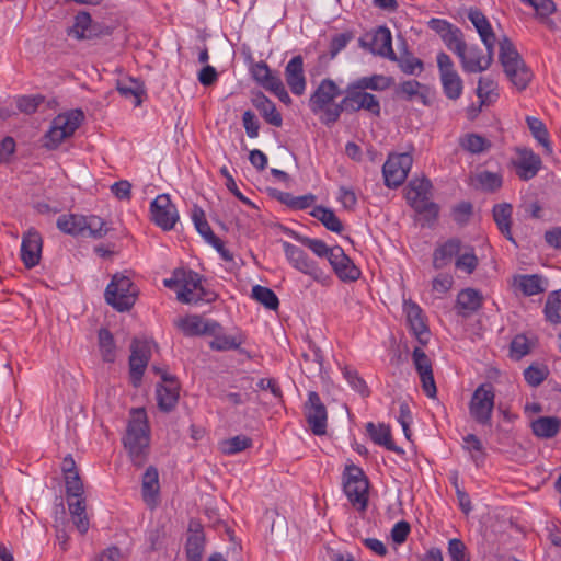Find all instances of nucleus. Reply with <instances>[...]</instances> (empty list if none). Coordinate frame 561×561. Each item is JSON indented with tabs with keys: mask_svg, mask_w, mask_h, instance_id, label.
<instances>
[{
	"mask_svg": "<svg viewBox=\"0 0 561 561\" xmlns=\"http://www.w3.org/2000/svg\"><path fill=\"white\" fill-rule=\"evenodd\" d=\"M459 145L472 154L482 153L491 147V142L478 134H466L459 139Z\"/></svg>",
	"mask_w": 561,
	"mask_h": 561,
	"instance_id": "nucleus-43",
	"label": "nucleus"
},
{
	"mask_svg": "<svg viewBox=\"0 0 561 561\" xmlns=\"http://www.w3.org/2000/svg\"><path fill=\"white\" fill-rule=\"evenodd\" d=\"M242 344V340L238 336L227 335V334H217L214 336L210 342V348L215 351H230L238 350Z\"/></svg>",
	"mask_w": 561,
	"mask_h": 561,
	"instance_id": "nucleus-55",
	"label": "nucleus"
},
{
	"mask_svg": "<svg viewBox=\"0 0 561 561\" xmlns=\"http://www.w3.org/2000/svg\"><path fill=\"white\" fill-rule=\"evenodd\" d=\"M530 351L528 339L524 334L516 335L511 342L510 352L511 357L518 360Z\"/></svg>",
	"mask_w": 561,
	"mask_h": 561,
	"instance_id": "nucleus-63",
	"label": "nucleus"
},
{
	"mask_svg": "<svg viewBox=\"0 0 561 561\" xmlns=\"http://www.w3.org/2000/svg\"><path fill=\"white\" fill-rule=\"evenodd\" d=\"M495 392L491 383H481L472 393L469 414L480 425H491Z\"/></svg>",
	"mask_w": 561,
	"mask_h": 561,
	"instance_id": "nucleus-8",
	"label": "nucleus"
},
{
	"mask_svg": "<svg viewBox=\"0 0 561 561\" xmlns=\"http://www.w3.org/2000/svg\"><path fill=\"white\" fill-rule=\"evenodd\" d=\"M436 61L444 94L449 100H458L462 94L463 81L455 69L454 61L444 51L437 54Z\"/></svg>",
	"mask_w": 561,
	"mask_h": 561,
	"instance_id": "nucleus-10",
	"label": "nucleus"
},
{
	"mask_svg": "<svg viewBox=\"0 0 561 561\" xmlns=\"http://www.w3.org/2000/svg\"><path fill=\"white\" fill-rule=\"evenodd\" d=\"M99 348L104 362L113 363L116 358V347L112 333L107 329L99 331Z\"/></svg>",
	"mask_w": 561,
	"mask_h": 561,
	"instance_id": "nucleus-46",
	"label": "nucleus"
},
{
	"mask_svg": "<svg viewBox=\"0 0 561 561\" xmlns=\"http://www.w3.org/2000/svg\"><path fill=\"white\" fill-rule=\"evenodd\" d=\"M84 224L85 216L77 214L61 215L57 219L58 229L71 236H83Z\"/></svg>",
	"mask_w": 561,
	"mask_h": 561,
	"instance_id": "nucleus-39",
	"label": "nucleus"
},
{
	"mask_svg": "<svg viewBox=\"0 0 561 561\" xmlns=\"http://www.w3.org/2000/svg\"><path fill=\"white\" fill-rule=\"evenodd\" d=\"M310 214L312 217L321 221L328 230L336 233H340L343 230V224L330 208L316 206Z\"/></svg>",
	"mask_w": 561,
	"mask_h": 561,
	"instance_id": "nucleus-41",
	"label": "nucleus"
},
{
	"mask_svg": "<svg viewBox=\"0 0 561 561\" xmlns=\"http://www.w3.org/2000/svg\"><path fill=\"white\" fill-rule=\"evenodd\" d=\"M431 187L432 184L427 179L412 180L405 188V198L415 211L436 217L438 215V206L430 201Z\"/></svg>",
	"mask_w": 561,
	"mask_h": 561,
	"instance_id": "nucleus-9",
	"label": "nucleus"
},
{
	"mask_svg": "<svg viewBox=\"0 0 561 561\" xmlns=\"http://www.w3.org/2000/svg\"><path fill=\"white\" fill-rule=\"evenodd\" d=\"M42 237L35 230H28L22 239L21 259L26 267L32 268L39 263Z\"/></svg>",
	"mask_w": 561,
	"mask_h": 561,
	"instance_id": "nucleus-23",
	"label": "nucleus"
},
{
	"mask_svg": "<svg viewBox=\"0 0 561 561\" xmlns=\"http://www.w3.org/2000/svg\"><path fill=\"white\" fill-rule=\"evenodd\" d=\"M547 279L537 274L519 275L514 280L515 286L525 296H534L543 293L547 288Z\"/></svg>",
	"mask_w": 561,
	"mask_h": 561,
	"instance_id": "nucleus-35",
	"label": "nucleus"
},
{
	"mask_svg": "<svg viewBox=\"0 0 561 561\" xmlns=\"http://www.w3.org/2000/svg\"><path fill=\"white\" fill-rule=\"evenodd\" d=\"M496 83L490 78H480L477 88V95L481 100L482 104L492 101L493 96H497L495 93Z\"/></svg>",
	"mask_w": 561,
	"mask_h": 561,
	"instance_id": "nucleus-61",
	"label": "nucleus"
},
{
	"mask_svg": "<svg viewBox=\"0 0 561 561\" xmlns=\"http://www.w3.org/2000/svg\"><path fill=\"white\" fill-rule=\"evenodd\" d=\"M159 490L160 484L158 470L156 467L150 466L146 469L141 480V495L149 507H154L157 505Z\"/></svg>",
	"mask_w": 561,
	"mask_h": 561,
	"instance_id": "nucleus-26",
	"label": "nucleus"
},
{
	"mask_svg": "<svg viewBox=\"0 0 561 561\" xmlns=\"http://www.w3.org/2000/svg\"><path fill=\"white\" fill-rule=\"evenodd\" d=\"M545 314L549 322L561 323V289L552 291L546 301Z\"/></svg>",
	"mask_w": 561,
	"mask_h": 561,
	"instance_id": "nucleus-50",
	"label": "nucleus"
},
{
	"mask_svg": "<svg viewBox=\"0 0 561 561\" xmlns=\"http://www.w3.org/2000/svg\"><path fill=\"white\" fill-rule=\"evenodd\" d=\"M461 242L458 239H450L439 248H437L433 254V265L436 270H442L447 266L454 256L460 253Z\"/></svg>",
	"mask_w": 561,
	"mask_h": 561,
	"instance_id": "nucleus-33",
	"label": "nucleus"
},
{
	"mask_svg": "<svg viewBox=\"0 0 561 561\" xmlns=\"http://www.w3.org/2000/svg\"><path fill=\"white\" fill-rule=\"evenodd\" d=\"M403 307L407 314V320L417 341L423 345L426 344L430 332L425 323L423 310L416 302L412 300H405Z\"/></svg>",
	"mask_w": 561,
	"mask_h": 561,
	"instance_id": "nucleus-22",
	"label": "nucleus"
},
{
	"mask_svg": "<svg viewBox=\"0 0 561 561\" xmlns=\"http://www.w3.org/2000/svg\"><path fill=\"white\" fill-rule=\"evenodd\" d=\"M252 104L266 123L275 127L283 125L282 114L277 111L276 105L263 93L256 94L252 99Z\"/></svg>",
	"mask_w": 561,
	"mask_h": 561,
	"instance_id": "nucleus-29",
	"label": "nucleus"
},
{
	"mask_svg": "<svg viewBox=\"0 0 561 561\" xmlns=\"http://www.w3.org/2000/svg\"><path fill=\"white\" fill-rule=\"evenodd\" d=\"M413 163L410 153H391L382 167V174L386 186L396 188L407 179Z\"/></svg>",
	"mask_w": 561,
	"mask_h": 561,
	"instance_id": "nucleus-12",
	"label": "nucleus"
},
{
	"mask_svg": "<svg viewBox=\"0 0 561 561\" xmlns=\"http://www.w3.org/2000/svg\"><path fill=\"white\" fill-rule=\"evenodd\" d=\"M360 87V90L386 91L393 84V78L385 75H371L360 77L354 80Z\"/></svg>",
	"mask_w": 561,
	"mask_h": 561,
	"instance_id": "nucleus-40",
	"label": "nucleus"
},
{
	"mask_svg": "<svg viewBox=\"0 0 561 561\" xmlns=\"http://www.w3.org/2000/svg\"><path fill=\"white\" fill-rule=\"evenodd\" d=\"M205 537L202 529L190 528L186 540V556L188 561H202L204 553Z\"/></svg>",
	"mask_w": 561,
	"mask_h": 561,
	"instance_id": "nucleus-38",
	"label": "nucleus"
},
{
	"mask_svg": "<svg viewBox=\"0 0 561 561\" xmlns=\"http://www.w3.org/2000/svg\"><path fill=\"white\" fill-rule=\"evenodd\" d=\"M284 76L293 94L300 96L306 92L307 79L304 71V59L300 55L294 56L287 62Z\"/></svg>",
	"mask_w": 561,
	"mask_h": 561,
	"instance_id": "nucleus-20",
	"label": "nucleus"
},
{
	"mask_svg": "<svg viewBox=\"0 0 561 561\" xmlns=\"http://www.w3.org/2000/svg\"><path fill=\"white\" fill-rule=\"evenodd\" d=\"M494 48L486 49V54L483 55L482 50L478 46L467 45L457 55L460 60L463 71L469 73L482 72L486 70L493 61Z\"/></svg>",
	"mask_w": 561,
	"mask_h": 561,
	"instance_id": "nucleus-17",
	"label": "nucleus"
},
{
	"mask_svg": "<svg viewBox=\"0 0 561 561\" xmlns=\"http://www.w3.org/2000/svg\"><path fill=\"white\" fill-rule=\"evenodd\" d=\"M517 174L522 180H530L537 175L541 168V159L531 150L523 149L516 163Z\"/></svg>",
	"mask_w": 561,
	"mask_h": 561,
	"instance_id": "nucleus-28",
	"label": "nucleus"
},
{
	"mask_svg": "<svg viewBox=\"0 0 561 561\" xmlns=\"http://www.w3.org/2000/svg\"><path fill=\"white\" fill-rule=\"evenodd\" d=\"M400 69L407 75H419L423 71L424 65L420 58L407 53L396 60Z\"/></svg>",
	"mask_w": 561,
	"mask_h": 561,
	"instance_id": "nucleus-56",
	"label": "nucleus"
},
{
	"mask_svg": "<svg viewBox=\"0 0 561 561\" xmlns=\"http://www.w3.org/2000/svg\"><path fill=\"white\" fill-rule=\"evenodd\" d=\"M458 257L455 262V265L458 270L466 272L467 274L473 273V271L478 266V257L474 253L473 248L466 247L463 250H460V253L457 254Z\"/></svg>",
	"mask_w": 561,
	"mask_h": 561,
	"instance_id": "nucleus-52",
	"label": "nucleus"
},
{
	"mask_svg": "<svg viewBox=\"0 0 561 561\" xmlns=\"http://www.w3.org/2000/svg\"><path fill=\"white\" fill-rule=\"evenodd\" d=\"M412 360L419 374L423 391L428 398H435L437 388L430 357L421 347H415L412 353Z\"/></svg>",
	"mask_w": 561,
	"mask_h": 561,
	"instance_id": "nucleus-18",
	"label": "nucleus"
},
{
	"mask_svg": "<svg viewBox=\"0 0 561 561\" xmlns=\"http://www.w3.org/2000/svg\"><path fill=\"white\" fill-rule=\"evenodd\" d=\"M123 444L133 465L137 468L145 466L150 451V430L144 409L130 412Z\"/></svg>",
	"mask_w": 561,
	"mask_h": 561,
	"instance_id": "nucleus-1",
	"label": "nucleus"
},
{
	"mask_svg": "<svg viewBox=\"0 0 561 561\" xmlns=\"http://www.w3.org/2000/svg\"><path fill=\"white\" fill-rule=\"evenodd\" d=\"M482 306L481 294L473 288L462 289L457 296L456 309L458 314L468 317Z\"/></svg>",
	"mask_w": 561,
	"mask_h": 561,
	"instance_id": "nucleus-30",
	"label": "nucleus"
},
{
	"mask_svg": "<svg viewBox=\"0 0 561 561\" xmlns=\"http://www.w3.org/2000/svg\"><path fill=\"white\" fill-rule=\"evenodd\" d=\"M526 122L534 138L543 147L547 154H551L552 147L549 141V133L545 124L539 118L533 116H528Z\"/></svg>",
	"mask_w": 561,
	"mask_h": 561,
	"instance_id": "nucleus-42",
	"label": "nucleus"
},
{
	"mask_svg": "<svg viewBox=\"0 0 561 561\" xmlns=\"http://www.w3.org/2000/svg\"><path fill=\"white\" fill-rule=\"evenodd\" d=\"M150 213L152 221L163 230L173 229L179 219L178 210L168 194L158 195L151 202Z\"/></svg>",
	"mask_w": 561,
	"mask_h": 561,
	"instance_id": "nucleus-16",
	"label": "nucleus"
},
{
	"mask_svg": "<svg viewBox=\"0 0 561 561\" xmlns=\"http://www.w3.org/2000/svg\"><path fill=\"white\" fill-rule=\"evenodd\" d=\"M359 45L374 55L388 58L389 60H397V55L392 48V35L386 26H379L373 33L360 37Z\"/></svg>",
	"mask_w": 561,
	"mask_h": 561,
	"instance_id": "nucleus-14",
	"label": "nucleus"
},
{
	"mask_svg": "<svg viewBox=\"0 0 561 561\" xmlns=\"http://www.w3.org/2000/svg\"><path fill=\"white\" fill-rule=\"evenodd\" d=\"M344 93V98L336 104V107L329 112V122H337L342 113L353 114L359 111H365L376 117L380 116L381 104L375 94L360 90V87L354 81L347 84Z\"/></svg>",
	"mask_w": 561,
	"mask_h": 561,
	"instance_id": "nucleus-2",
	"label": "nucleus"
},
{
	"mask_svg": "<svg viewBox=\"0 0 561 561\" xmlns=\"http://www.w3.org/2000/svg\"><path fill=\"white\" fill-rule=\"evenodd\" d=\"M493 219L501 231V233L510 241L514 242L511 224L513 207L508 203L496 204L493 206Z\"/></svg>",
	"mask_w": 561,
	"mask_h": 561,
	"instance_id": "nucleus-34",
	"label": "nucleus"
},
{
	"mask_svg": "<svg viewBox=\"0 0 561 561\" xmlns=\"http://www.w3.org/2000/svg\"><path fill=\"white\" fill-rule=\"evenodd\" d=\"M83 117V112L80 110L56 116L50 124V128L44 136V147L56 149L65 139L75 134Z\"/></svg>",
	"mask_w": 561,
	"mask_h": 561,
	"instance_id": "nucleus-6",
	"label": "nucleus"
},
{
	"mask_svg": "<svg viewBox=\"0 0 561 561\" xmlns=\"http://www.w3.org/2000/svg\"><path fill=\"white\" fill-rule=\"evenodd\" d=\"M67 503L72 524L81 535L87 534L90 522L87 514L85 499L68 500Z\"/></svg>",
	"mask_w": 561,
	"mask_h": 561,
	"instance_id": "nucleus-32",
	"label": "nucleus"
},
{
	"mask_svg": "<svg viewBox=\"0 0 561 561\" xmlns=\"http://www.w3.org/2000/svg\"><path fill=\"white\" fill-rule=\"evenodd\" d=\"M442 39L447 48L456 55L461 53L466 46L461 30L455 25L451 26V30H449Z\"/></svg>",
	"mask_w": 561,
	"mask_h": 561,
	"instance_id": "nucleus-54",
	"label": "nucleus"
},
{
	"mask_svg": "<svg viewBox=\"0 0 561 561\" xmlns=\"http://www.w3.org/2000/svg\"><path fill=\"white\" fill-rule=\"evenodd\" d=\"M330 254L329 263L341 280L354 282L359 278V268L356 267L341 247H333V251Z\"/></svg>",
	"mask_w": 561,
	"mask_h": 561,
	"instance_id": "nucleus-19",
	"label": "nucleus"
},
{
	"mask_svg": "<svg viewBox=\"0 0 561 561\" xmlns=\"http://www.w3.org/2000/svg\"><path fill=\"white\" fill-rule=\"evenodd\" d=\"M282 245L286 259L294 268L311 276L317 282L325 284L329 277L323 274L322 270L318 267L317 263L302 249L287 241H283Z\"/></svg>",
	"mask_w": 561,
	"mask_h": 561,
	"instance_id": "nucleus-13",
	"label": "nucleus"
},
{
	"mask_svg": "<svg viewBox=\"0 0 561 561\" xmlns=\"http://www.w3.org/2000/svg\"><path fill=\"white\" fill-rule=\"evenodd\" d=\"M448 553L453 561H470L465 543L457 538L448 542Z\"/></svg>",
	"mask_w": 561,
	"mask_h": 561,
	"instance_id": "nucleus-64",
	"label": "nucleus"
},
{
	"mask_svg": "<svg viewBox=\"0 0 561 561\" xmlns=\"http://www.w3.org/2000/svg\"><path fill=\"white\" fill-rule=\"evenodd\" d=\"M68 34L77 39H90L99 35L96 26L92 25L91 16L87 12H79L76 15Z\"/></svg>",
	"mask_w": 561,
	"mask_h": 561,
	"instance_id": "nucleus-31",
	"label": "nucleus"
},
{
	"mask_svg": "<svg viewBox=\"0 0 561 561\" xmlns=\"http://www.w3.org/2000/svg\"><path fill=\"white\" fill-rule=\"evenodd\" d=\"M261 87L273 93L285 105H290L293 103V100L279 76L272 73L264 82L261 83Z\"/></svg>",
	"mask_w": 561,
	"mask_h": 561,
	"instance_id": "nucleus-45",
	"label": "nucleus"
},
{
	"mask_svg": "<svg viewBox=\"0 0 561 561\" xmlns=\"http://www.w3.org/2000/svg\"><path fill=\"white\" fill-rule=\"evenodd\" d=\"M162 385L157 387L158 407L165 412L173 410L179 401L180 386L176 378L169 373L162 374Z\"/></svg>",
	"mask_w": 561,
	"mask_h": 561,
	"instance_id": "nucleus-21",
	"label": "nucleus"
},
{
	"mask_svg": "<svg viewBox=\"0 0 561 561\" xmlns=\"http://www.w3.org/2000/svg\"><path fill=\"white\" fill-rule=\"evenodd\" d=\"M252 298L270 310H276L279 300L276 294L268 287L255 285L252 287Z\"/></svg>",
	"mask_w": 561,
	"mask_h": 561,
	"instance_id": "nucleus-49",
	"label": "nucleus"
},
{
	"mask_svg": "<svg viewBox=\"0 0 561 561\" xmlns=\"http://www.w3.org/2000/svg\"><path fill=\"white\" fill-rule=\"evenodd\" d=\"M105 221L99 216H85V224L83 226V236H89L95 239L104 237L108 229L105 227Z\"/></svg>",
	"mask_w": 561,
	"mask_h": 561,
	"instance_id": "nucleus-53",
	"label": "nucleus"
},
{
	"mask_svg": "<svg viewBox=\"0 0 561 561\" xmlns=\"http://www.w3.org/2000/svg\"><path fill=\"white\" fill-rule=\"evenodd\" d=\"M342 94L341 89L330 78L320 81L316 90L311 93L308 106L314 115H319L322 124L330 126L336 122H329L328 114L337 103H333Z\"/></svg>",
	"mask_w": 561,
	"mask_h": 561,
	"instance_id": "nucleus-4",
	"label": "nucleus"
},
{
	"mask_svg": "<svg viewBox=\"0 0 561 561\" xmlns=\"http://www.w3.org/2000/svg\"><path fill=\"white\" fill-rule=\"evenodd\" d=\"M366 432L369 435L370 439L379 446L386 447L388 450L394 451L399 455L403 454V449L398 447L391 436L390 427L383 423H379L378 425L373 422H368L366 424Z\"/></svg>",
	"mask_w": 561,
	"mask_h": 561,
	"instance_id": "nucleus-27",
	"label": "nucleus"
},
{
	"mask_svg": "<svg viewBox=\"0 0 561 561\" xmlns=\"http://www.w3.org/2000/svg\"><path fill=\"white\" fill-rule=\"evenodd\" d=\"M499 44V57L507 78L518 90H524L531 79L530 70L526 67L511 39L504 36Z\"/></svg>",
	"mask_w": 561,
	"mask_h": 561,
	"instance_id": "nucleus-3",
	"label": "nucleus"
},
{
	"mask_svg": "<svg viewBox=\"0 0 561 561\" xmlns=\"http://www.w3.org/2000/svg\"><path fill=\"white\" fill-rule=\"evenodd\" d=\"M368 486V480L359 467L351 465L345 468L343 476L344 493L357 510L364 511L367 507Z\"/></svg>",
	"mask_w": 561,
	"mask_h": 561,
	"instance_id": "nucleus-7",
	"label": "nucleus"
},
{
	"mask_svg": "<svg viewBox=\"0 0 561 561\" xmlns=\"http://www.w3.org/2000/svg\"><path fill=\"white\" fill-rule=\"evenodd\" d=\"M344 378L347 380L348 385L363 397L369 396V389L366 385L365 380L358 375V373L350 367H345L343 369Z\"/></svg>",
	"mask_w": 561,
	"mask_h": 561,
	"instance_id": "nucleus-59",
	"label": "nucleus"
},
{
	"mask_svg": "<svg viewBox=\"0 0 561 561\" xmlns=\"http://www.w3.org/2000/svg\"><path fill=\"white\" fill-rule=\"evenodd\" d=\"M293 237L299 243L309 248L317 256L327 257L328 260L331 257L330 253L333 251V247L329 248L324 241L320 239H312L306 236H301L296 232H293Z\"/></svg>",
	"mask_w": 561,
	"mask_h": 561,
	"instance_id": "nucleus-48",
	"label": "nucleus"
},
{
	"mask_svg": "<svg viewBox=\"0 0 561 561\" xmlns=\"http://www.w3.org/2000/svg\"><path fill=\"white\" fill-rule=\"evenodd\" d=\"M468 19L476 27L486 49L494 48L496 37L486 16L478 9H470Z\"/></svg>",
	"mask_w": 561,
	"mask_h": 561,
	"instance_id": "nucleus-25",
	"label": "nucleus"
},
{
	"mask_svg": "<svg viewBox=\"0 0 561 561\" xmlns=\"http://www.w3.org/2000/svg\"><path fill=\"white\" fill-rule=\"evenodd\" d=\"M463 448L470 453L471 459L477 466L484 461V448L481 440L474 434H468L463 437Z\"/></svg>",
	"mask_w": 561,
	"mask_h": 561,
	"instance_id": "nucleus-51",
	"label": "nucleus"
},
{
	"mask_svg": "<svg viewBox=\"0 0 561 561\" xmlns=\"http://www.w3.org/2000/svg\"><path fill=\"white\" fill-rule=\"evenodd\" d=\"M192 219L194 222V226L198 233L204 237L206 241L214 238L216 234L213 232L210 226L208 225L205 213L199 207H194L192 211Z\"/></svg>",
	"mask_w": 561,
	"mask_h": 561,
	"instance_id": "nucleus-58",
	"label": "nucleus"
},
{
	"mask_svg": "<svg viewBox=\"0 0 561 561\" xmlns=\"http://www.w3.org/2000/svg\"><path fill=\"white\" fill-rule=\"evenodd\" d=\"M252 439L245 435H237L219 443V449L224 455H236L250 448Z\"/></svg>",
	"mask_w": 561,
	"mask_h": 561,
	"instance_id": "nucleus-44",
	"label": "nucleus"
},
{
	"mask_svg": "<svg viewBox=\"0 0 561 561\" xmlns=\"http://www.w3.org/2000/svg\"><path fill=\"white\" fill-rule=\"evenodd\" d=\"M182 286L176 293V297L184 304H198L202 301L210 302L215 300L216 295L202 286L201 276L195 272H182Z\"/></svg>",
	"mask_w": 561,
	"mask_h": 561,
	"instance_id": "nucleus-11",
	"label": "nucleus"
},
{
	"mask_svg": "<svg viewBox=\"0 0 561 561\" xmlns=\"http://www.w3.org/2000/svg\"><path fill=\"white\" fill-rule=\"evenodd\" d=\"M425 85L416 80H407L401 82L397 89L396 94L398 98L405 101H413L420 99L423 104H427L426 94L424 92Z\"/></svg>",
	"mask_w": 561,
	"mask_h": 561,
	"instance_id": "nucleus-37",
	"label": "nucleus"
},
{
	"mask_svg": "<svg viewBox=\"0 0 561 561\" xmlns=\"http://www.w3.org/2000/svg\"><path fill=\"white\" fill-rule=\"evenodd\" d=\"M66 494L68 500L84 499L83 483L78 473L65 477Z\"/></svg>",
	"mask_w": 561,
	"mask_h": 561,
	"instance_id": "nucleus-60",
	"label": "nucleus"
},
{
	"mask_svg": "<svg viewBox=\"0 0 561 561\" xmlns=\"http://www.w3.org/2000/svg\"><path fill=\"white\" fill-rule=\"evenodd\" d=\"M561 421L556 416H540L531 423L533 433L540 438H552L560 430Z\"/></svg>",
	"mask_w": 561,
	"mask_h": 561,
	"instance_id": "nucleus-36",
	"label": "nucleus"
},
{
	"mask_svg": "<svg viewBox=\"0 0 561 561\" xmlns=\"http://www.w3.org/2000/svg\"><path fill=\"white\" fill-rule=\"evenodd\" d=\"M138 291L129 277L115 274L105 289V301L117 311H128L136 302Z\"/></svg>",
	"mask_w": 561,
	"mask_h": 561,
	"instance_id": "nucleus-5",
	"label": "nucleus"
},
{
	"mask_svg": "<svg viewBox=\"0 0 561 561\" xmlns=\"http://www.w3.org/2000/svg\"><path fill=\"white\" fill-rule=\"evenodd\" d=\"M147 365H148V362L139 358L138 355L130 353L129 374H130V381L134 387L140 386L144 373L147 368Z\"/></svg>",
	"mask_w": 561,
	"mask_h": 561,
	"instance_id": "nucleus-57",
	"label": "nucleus"
},
{
	"mask_svg": "<svg viewBox=\"0 0 561 561\" xmlns=\"http://www.w3.org/2000/svg\"><path fill=\"white\" fill-rule=\"evenodd\" d=\"M178 327L185 335L194 336L215 333L219 324L215 321L204 320L199 316H187L178 321Z\"/></svg>",
	"mask_w": 561,
	"mask_h": 561,
	"instance_id": "nucleus-24",
	"label": "nucleus"
},
{
	"mask_svg": "<svg viewBox=\"0 0 561 561\" xmlns=\"http://www.w3.org/2000/svg\"><path fill=\"white\" fill-rule=\"evenodd\" d=\"M548 376V370L545 366L530 365L524 370V378L531 387L541 385Z\"/></svg>",
	"mask_w": 561,
	"mask_h": 561,
	"instance_id": "nucleus-62",
	"label": "nucleus"
},
{
	"mask_svg": "<svg viewBox=\"0 0 561 561\" xmlns=\"http://www.w3.org/2000/svg\"><path fill=\"white\" fill-rule=\"evenodd\" d=\"M305 417L314 435L320 436L327 433V408L314 391H310L308 394V400L305 403Z\"/></svg>",
	"mask_w": 561,
	"mask_h": 561,
	"instance_id": "nucleus-15",
	"label": "nucleus"
},
{
	"mask_svg": "<svg viewBox=\"0 0 561 561\" xmlns=\"http://www.w3.org/2000/svg\"><path fill=\"white\" fill-rule=\"evenodd\" d=\"M117 91L125 98H134L135 105L138 106L141 103V94L144 93L142 83L136 79L128 78L126 80H119L117 82Z\"/></svg>",
	"mask_w": 561,
	"mask_h": 561,
	"instance_id": "nucleus-47",
	"label": "nucleus"
}]
</instances>
